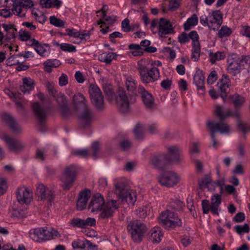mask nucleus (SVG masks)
Wrapping results in <instances>:
<instances>
[{
  "label": "nucleus",
  "mask_w": 250,
  "mask_h": 250,
  "mask_svg": "<svg viewBox=\"0 0 250 250\" xmlns=\"http://www.w3.org/2000/svg\"><path fill=\"white\" fill-rule=\"evenodd\" d=\"M201 24L208 26L210 30H218L223 23V14L220 10H214L209 13L208 16L202 15L200 17Z\"/></svg>",
  "instance_id": "nucleus-1"
},
{
  "label": "nucleus",
  "mask_w": 250,
  "mask_h": 250,
  "mask_svg": "<svg viewBox=\"0 0 250 250\" xmlns=\"http://www.w3.org/2000/svg\"><path fill=\"white\" fill-rule=\"evenodd\" d=\"M127 229L131 235L132 240L136 243L140 242L146 231V227L141 221L135 220L129 222Z\"/></svg>",
  "instance_id": "nucleus-2"
},
{
  "label": "nucleus",
  "mask_w": 250,
  "mask_h": 250,
  "mask_svg": "<svg viewBox=\"0 0 250 250\" xmlns=\"http://www.w3.org/2000/svg\"><path fill=\"white\" fill-rule=\"evenodd\" d=\"M246 57L239 56L236 54H231L227 59V70L230 74L236 76L244 68Z\"/></svg>",
  "instance_id": "nucleus-3"
},
{
  "label": "nucleus",
  "mask_w": 250,
  "mask_h": 250,
  "mask_svg": "<svg viewBox=\"0 0 250 250\" xmlns=\"http://www.w3.org/2000/svg\"><path fill=\"white\" fill-rule=\"evenodd\" d=\"M59 235L58 231L50 227L38 228L30 230L29 236L34 241L50 240Z\"/></svg>",
  "instance_id": "nucleus-4"
},
{
  "label": "nucleus",
  "mask_w": 250,
  "mask_h": 250,
  "mask_svg": "<svg viewBox=\"0 0 250 250\" xmlns=\"http://www.w3.org/2000/svg\"><path fill=\"white\" fill-rule=\"evenodd\" d=\"M115 192L123 203L125 202L128 205H133L136 201V191L125 187L123 183H117L115 185Z\"/></svg>",
  "instance_id": "nucleus-5"
},
{
  "label": "nucleus",
  "mask_w": 250,
  "mask_h": 250,
  "mask_svg": "<svg viewBox=\"0 0 250 250\" xmlns=\"http://www.w3.org/2000/svg\"><path fill=\"white\" fill-rule=\"evenodd\" d=\"M159 222L165 228H174L182 225L181 219L174 212L167 210L162 212L159 216Z\"/></svg>",
  "instance_id": "nucleus-6"
},
{
  "label": "nucleus",
  "mask_w": 250,
  "mask_h": 250,
  "mask_svg": "<svg viewBox=\"0 0 250 250\" xmlns=\"http://www.w3.org/2000/svg\"><path fill=\"white\" fill-rule=\"evenodd\" d=\"M76 178V167L74 166H69L66 167L60 177L62 186L63 189H69L72 187Z\"/></svg>",
  "instance_id": "nucleus-7"
},
{
  "label": "nucleus",
  "mask_w": 250,
  "mask_h": 250,
  "mask_svg": "<svg viewBox=\"0 0 250 250\" xmlns=\"http://www.w3.org/2000/svg\"><path fill=\"white\" fill-rule=\"evenodd\" d=\"M138 70L140 72L142 81L144 83H153L160 77V72L156 67L147 68L146 66L141 65Z\"/></svg>",
  "instance_id": "nucleus-8"
},
{
  "label": "nucleus",
  "mask_w": 250,
  "mask_h": 250,
  "mask_svg": "<svg viewBox=\"0 0 250 250\" xmlns=\"http://www.w3.org/2000/svg\"><path fill=\"white\" fill-rule=\"evenodd\" d=\"M36 195L39 200L46 201L48 206L52 205L55 197L54 191L49 188L45 187L42 184L37 185Z\"/></svg>",
  "instance_id": "nucleus-9"
},
{
  "label": "nucleus",
  "mask_w": 250,
  "mask_h": 250,
  "mask_svg": "<svg viewBox=\"0 0 250 250\" xmlns=\"http://www.w3.org/2000/svg\"><path fill=\"white\" fill-rule=\"evenodd\" d=\"M89 92L91 101L95 106L99 109L104 107V97L100 89L95 84H91L89 89Z\"/></svg>",
  "instance_id": "nucleus-10"
},
{
  "label": "nucleus",
  "mask_w": 250,
  "mask_h": 250,
  "mask_svg": "<svg viewBox=\"0 0 250 250\" xmlns=\"http://www.w3.org/2000/svg\"><path fill=\"white\" fill-rule=\"evenodd\" d=\"M34 6L32 0H19L14 2L12 12L14 14L20 17L25 16L26 11L23 9H30Z\"/></svg>",
  "instance_id": "nucleus-11"
},
{
  "label": "nucleus",
  "mask_w": 250,
  "mask_h": 250,
  "mask_svg": "<svg viewBox=\"0 0 250 250\" xmlns=\"http://www.w3.org/2000/svg\"><path fill=\"white\" fill-rule=\"evenodd\" d=\"M0 138L5 142L10 151L17 152L24 147V145L22 143L11 137L6 133H2Z\"/></svg>",
  "instance_id": "nucleus-12"
},
{
  "label": "nucleus",
  "mask_w": 250,
  "mask_h": 250,
  "mask_svg": "<svg viewBox=\"0 0 250 250\" xmlns=\"http://www.w3.org/2000/svg\"><path fill=\"white\" fill-rule=\"evenodd\" d=\"M180 177L171 171L164 173L159 178V182L163 186L170 187L176 185L179 181Z\"/></svg>",
  "instance_id": "nucleus-13"
},
{
  "label": "nucleus",
  "mask_w": 250,
  "mask_h": 250,
  "mask_svg": "<svg viewBox=\"0 0 250 250\" xmlns=\"http://www.w3.org/2000/svg\"><path fill=\"white\" fill-rule=\"evenodd\" d=\"M16 197L21 204L28 205L33 200L32 191L25 187H20L17 190Z\"/></svg>",
  "instance_id": "nucleus-14"
},
{
  "label": "nucleus",
  "mask_w": 250,
  "mask_h": 250,
  "mask_svg": "<svg viewBox=\"0 0 250 250\" xmlns=\"http://www.w3.org/2000/svg\"><path fill=\"white\" fill-rule=\"evenodd\" d=\"M118 106L123 113H126L130 110V104L125 92L120 89L116 97Z\"/></svg>",
  "instance_id": "nucleus-15"
},
{
  "label": "nucleus",
  "mask_w": 250,
  "mask_h": 250,
  "mask_svg": "<svg viewBox=\"0 0 250 250\" xmlns=\"http://www.w3.org/2000/svg\"><path fill=\"white\" fill-rule=\"evenodd\" d=\"M104 204V197L99 193L95 194L90 201L88 209L91 212L97 213L101 211Z\"/></svg>",
  "instance_id": "nucleus-16"
},
{
  "label": "nucleus",
  "mask_w": 250,
  "mask_h": 250,
  "mask_svg": "<svg viewBox=\"0 0 250 250\" xmlns=\"http://www.w3.org/2000/svg\"><path fill=\"white\" fill-rule=\"evenodd\" d=\"M207 125L209 128L210 132L214 134L217 131L222 134H226L230 131L229 125L222 121L217 123L208 121L207 123Z\"/></svg>",
  "instance_id": "nucleus-17"
},
{
  "label": "nucleus",
  "mask_w": 250,
  "mask_h": 250,
  "mask_svg": "<svg viewBox=\"0 0 250 250\" xmlns=\"http://www.w3.org/2000/svg\"><path fill=\"white\" fill-rule=\"evenodd\" d=\"M173 32V28L170 21L165 19H160L159 24L158 34L161 37H166Z\"/></svg>",
  "instance_id": "nucleus-18"
},
{
  "label": "nucleus",
  "mask_w": 250,
  "mask_h": 250,
  "mask_svg": "<svg viewBox=\"0 0 250 250\" xmlns=\"http://www.w3.org/2000/svg\"><path fill=\"white\" fill-rule=\"evenodd\" d=\"M138 90L141 94L142 101L145 106L149 109L153 108L155 105L154 99L151 94L142 86L139 87Z\"/></svg>",
  "instance_id": "nucleus-19"
},
{
  "label": "nucleus",
  "mask_w": 250,
  "mask_h": 250,
  "mask_svg": "<svg viewBox=\"0 0 250 250\" xmlns=\"http://www.w3.org/2000/svg\"><path fill=\"white\" fill-rule=\"evenodd\" d=\"M230 83V80L227 75H223L221 79L217 83V86L222 93L221 97L225 100L227 97V93Z\"/></svg>",
  "instance_id": "nucleus-20"
},
{
  "label": "nucleus",
  "mask_w": 250,
  "mask_h": 250,
  "mask_svg": "<svg viewBox=\"0 0 250 250\" xmlns=\"http://www.w3.org/2000/svg\"><path fill=\"white\" fill-rule=\"evenodd\" d=\"M214 112L221 120L229 116L238 118L240 117V114L238 111H231L229 110H224L221 106L218 105L215 107Z\"/></svg>",
  "instance_id": "nucleus-21"
},
{
  "label": "nucleus",
  "mask_w": 250,
  "mask_h": 250,
  "mask_svg": "<svg viewBox=\"0 0 250 250\" xmlns=\"http://www.w3.org/2000/svg\"><path fill=\"white\" fill-rule=\"evenodd\" d=\"M91 196L90 191L88 189L82 191L80 194L77 203V208L82 210L86 208L87 203Z\"/></svg>",
  "instance_id": "nucleus-22"
},
{
  "label": "nucleus",
  "mask_w": 250,
  "mask_h": 250,
  "mask_svg": "<svg viewBox=\"0 0 250 250\" xmlns=\"http://www.w3.org/2000/svg\"><path fill=\"white\" fill-rule=\"evenodd\" d=\"M93 114L89 109L85 108L80 116L81 125L83 127L89 126L93 121Z\"/></svg>",
  "instance_id": "nucleus-23"
},
{
  "label": "nucleus",
  "mask_w": 250,
  "mask_h": 250,
  "mask_svg": "<svg viewBox=\"0 0 250 250\" xmlns=\"http://www.w3.org/2000/svg\"><path fill=\"white\" fill-rule=\"evenodd\" d=\"M61 35L64 36H68L74 38H79L81 40H87L89 39L90 33L89 32L83 31L80 32L77 31L74 28H67L65 30L64 33H61Z\"/></svg>",
  "instance_id": "nucleus-24"
},
{
  "label": "nucleus",
  "mask_w": 250,
  "mask_h": 250,
  "mask_svg": "<svg viewBox=\"0 0 250 250\" xmlns=\"http://www.w3.org/2000/svg\"><path fill=\"white\" fill-rule=\"evenodd\" d=\"M118 208V205L117 201L112 200L108 202L102 213L101 216L103 218H108L111 217L114 213L115 210Z\"/></svg>",
  "instance_id": "nucleus-25"
},
{
  "label": "nucleus",
  "mask_w": 250,
  "mask_h": 250,
  "mask_svg": "<svg viewBox=\"0 0 250 250\" xmlns=\"http://www.w3.org/2000/svg\"><path fill=\"white\" fill-rule=\"evenodd\" d=\"M166 149L169 154L175 156L172 160L173 162L179 163L182 161L183 157L181 155L182 150L179 146L176 145L167 146H166Z\"/></svg>",
  "instance_id": "nucleus-26"
},
{
  "label": "nucleus",
  "mask_w": 250,
  "mask_h": 250,
  "mask_svg": "<svg viewBox=\"0 0 250 250\" xmlns=\"http://www.w3.org/2000/svg\"><path fill=\"white\" fill-rule=\"evenodd\" d=\"M2 121L9 126L14 131L20 132L21 130V126L17 124L14 119L8 114H3L1 117Z\"/></svg>",
  "instance_id": "nucleus-27"
},
{
  "label": "nucleus",
  "mask_w": 250,
  "mask_h": 250,
  "mask_svg": "<svg viewBox=\"0 0 250 250\" xmlns=\"http://www.w3.org/2000/svg\"><path fill=\"white\" fill-rule=\"evenodd\" d=\"M33 108L39 121L42 123L46 117V109L38 103L33 104Z\"/></svg>",
  "instance_id": "nucleus-28"
},
{
  "label": "nucleus",
  "mask_w": 250,
  "mask_h": 250,
  "mask_svg": "<svg viewBox=\"0 0 250 250\" xmlns=\"http://www.w3.org/2000/svg\"><path fill=\"white\" fill-rule=\"evenodd\" d=\"M149 239L154 243H159L163 237V233L160 227H155L149 232Z\"/></svg>",
  "instance_id": "nucleus-29"
},
{
  "label": "nucleus",
  "mask_w": 250,
  "mask_h": 250,
  "mask_svg": "<svg viewBox=\"0 0 250 250\" xmlns=\"http://www.w3.org/2000/svg\"><path fill=\"white\" fill-rule=\"evenodd\" d=\"M73 103L76 109H78L80 106L87 108L86 99L83 94L80 93L74 95L73 98Z\"/></svg>",
  "instance_id": "nucleus-30"
},
{
  "label": "nucleus",
  "mask_w": 250,
  "mask_h": 250,
  "mask_svg": "<svg viewBox=\"0 0 250 250\" xmlns=\"http://www.w3.org/2000/svg\"><path fill=\"white\" fill-rule=\"evenodd\" d=\"M210 200V211L213 214H218V208L221 203V197L220 195L215 194L211 197Z\"/></svg>",
  "instance_id": "nucleus-31"
},
{
  "label": "nucleus",
  "mask_w": 250,
  "mask_h": 250,
  "mask_svg": "<svg viewBox=\"0 0 250 250\" xmlns=\"http://www.w3.org/2000/svg\"><path fill=\"white\" fill-rule=\"evenodd\" d=\"M166 157V155L165 154L153 156L150 159V164L156 168H161L165 163Z\"/></svg>",
  "instance_id": "nucleus-32"
},
{
  "label": "nucleus",
  "mask_w": 250,
  "mask_h": 250,
  "mask_svg": "<svg viewBox=\"0 0 250 250\" xmlns=\"http://www.w3.org/2000/svg\"><path fill=\"white\" fill-rule=\"evenodd\" d=\"M35 86L34 82L30 78L23 79V83L20 86V90L24 93H28L33 89Z\"/></svg>",
  "instance_id": "nucleus-33"
},
{
  "label": "nucleus",
  "mask_w": 250,
  "mask_h": 250,
  "mask_svg": "<svg viewBox=\"0 0 250 250\" xmlns=\"http://www.w3.org/2000/svg\"><path fill=\"white\" fill-rule=\"evenodd\" d=\"M193 81L198 90L203 91L205 89V77L202 72L196 73L194 76Z\"/></svg>",
  "instance_id": "nucleus-34"
},
{
  "label": "nucleus",
  "mask_w": 250,
  "mask_h": 250,
  "mask_svg": "<svg viewBox=\"0 0 250 250\" xmlns=\"http://www.w3.org/2000/svg\"><path fill=\"white\" fill-rule=\"evenodd\" d=\"M225 57L226 53L224 51H217L209 53V59L212 64H214L217 61L223 60Z\"/></svg>",
  "instance_id": "nucleus-35"
},
{
  "label": "nucleus",
  "mask_w": 250,
  "mask_h": 250,
  "mask_svg": "<svg viewBox=\"0 0 250 250\" xmlns=\"http://www.w3.org/2000/svg\"><path fill=\"white\" fill-rule=\"evenodd\" d=\"M116 55L112 52L103 53L98 56V60L106 64H109L116 58Z\"/></svg>",
  "instance_id": "nucleus-36"
},
{
  "label": "nucleus",
  "mask_w": 250,
  "mask_h": 250,
  "mask_svg": "<svg viewBox=\"0 0 250 250\" xmlns=\"http://www.w3.org/2000/svg\"><path fill=\"white\" fill-rule=\"evenodd\" d=\"M128 48L131 50L130 54L133 56H141L144 52V49L142 48L139 44H130L128 46Z\"/></svg>",
  "instance_id": "nucleus-37"
},
{
  "label": "nucleus",
  "mask_w": 250,
  "mask_h": 250,
  "mask_svg": "<svg viewBox=\"0 0 250 250\" xmlns=\"http://www.w3.org/2000/svg\"><path fill=\"white\" fill-rule=\"evenodd\" d=\"M198 22V19L196 14H193L191 17L188 18L184 24L185 30H189L192 26L196 25Z\"/></svg>",
  "instance_id": "nucleus-38"
},
{
  "label": "nucleus",
  "mask_w": 250,
  "mask_h": 250,
  "mask_svg": "<svg viewBox=\"0 0 250 250\" xmlns=\"http://www.w3.org/2000/svg\"><path fill=\"white\" fill-rule=\"evenodd\" d=\"M108 10V6L106 5H104L100 11H98L96 13H99L101 12L102 13V17L98 21V24H105L106 22H108L109 20H111V18L108 17H106V13Z\"/></svg>",
  "instance_id": "nucleus-39"
},
{
  "label": "nucleus",
  "mask_w": 250,
  "mask_h": 250,
  "mask_svg": "<svg viewBox=\"0 0 250 250\" xmlns=\"http://www.w3.org/2000/svg\"><path fill=\"white\" fill-rule=\"evenodd\" d=\"M31 13L34 16V19L40 23L43 24L47 20L46 16L41 12H38L34 10H32Z\"/></svg>",
  "instance_id": "nucleus-40"
},
{
  "label": "nucleus",
  "mask_w": 250,
  "mask_h": 250,
  "mask_svg": "<svg viewBox=\"0 0 250 250\" xmlns=\"http://www.w3.org/2000/svg\"><path fill=\"white\" fill-rule=\"evenodd\" d=\"M101 146L98 142H94L91 146V148L89 151L90 155L91 154L93 159L97 158L98 154L100 153Z\"/></svg>",
  "instance_id": "nucleus-41"
},
{
  "label": "nucleus",
  "mask_w": 250,
  "mask_h": 250,
  "mask_svg": "<svg viewBox=\"0 0 250 250\" xmlns=\"http://www.w3.org/2000/svg\"><path fill=\"white\" fill-rule=\"evenodd\" d=\"M232 33L231 29L226 25L222 26L218 30L217 35L220 38L229 36Z\"/></svg>",
  "instance_id": "nucleus-42"
},
{
  "label": "nucleus",
  "mask_w": 250,
  "mask_h": 250,
  "mask_svg": "<svg viewBox=\"0 0 250 250\" xmlns=\"http://www.w3.org/2000/svg\"><path fill=\"white\" fill-rule=\"evenodd\" d=\"M192 54L191 56V60L196 62L198 60L200 56L201 47L200 45H197V44H194V46H192Z\"/></svg>",
  "instance_id": "nucleus-43"
},
{
  "label": "nucleus",
  "mask_w": 250,
  "mask_h": 250,
  "mask_svg": "<svg viewBox=\"0 0 250 250\" xmlns=\"http://www.w3.org/2000/svg\"><path fill=\"white\" fill-rule=\"evenodd\" d=\"M231 100L234 105L237 107L241 106L245 102V99L237 94L233 95L231 97Z\"/></svg>",
  "instance_id": "nucleus-44"
},
{
  "label": "nucleus",
  "mask_w": 250,
  "mask_h": 250,
  "mask_svg": "<svg viewBox=\"0 0 250 250\" xmlns=\"http://www.w3.org/2000/svg\"><path fill=\"white\" fill-rule=\"evenodd\" d=\"M126 86L128 92L133 93L136 89V84L135 80L131 77H128L126 79Z\"/></svg>",
  "instance_id": "nucleus-45"
},
{
  "label": "nucleus",
  "mask_w": 250,
  "mask_h": 250,
  "mask_svg": "<svg viewBox=\"0 0 250 250\" xmlns=\"http://www.w3.org/2000/svg\"><path fill=\"white\" fill-rule=\"evenodd\" d=\"M47 48H48V45L42 44L39 42V44L36 46L34 49L40 55L45 56L47 53Z\"/></svg>",
  "instance_id": "nucleus-46"
},
{
  "label": "nucleus",
  "mask_w": 250,
  "mask_h": 250,
  "mask_svg": "<svg viewBox=\"0 0 250 250\" xmlns=\"http://www.w3.org/2000/svg\"><path fill=\"white\" fill-rule=\"evenodd\" d=\"M7 188V182L6 178L0 174V196L5 193Z\"/></svg>",
  "instance_id": "nucleus-47"
},
{
  "label": "nucleus",
  "mask_w": 250,
  "mask_h": 250,
  "mask_svg": "<svg viewBox=\"0 0 250 250\" xmlns=\"http://www.w3.org/2000/svg\"><path fill=\"white\" fill-rule=\"evenodd\" d=\"M184 205L183 203L178 199L171 201L169 204V207L177 211L182 210Z\"/></svg>",
  "instance_id": "nucleus-48"
},
{
  "label": "nucleus",
  "mask_w": 250,
  "mask_h": 250,
  "mask_svg": "<svg viewBox=\"0 0 250 250\" xmlns=\"http://www.w3.org/2000/svg\"><path fill=\"white\" fill-rule=\"evenodd\" d=\"M50 22L51 24L58 27H64L65 22L60 19L57 18L55 16H51L49 18Z\"/></svg>",
  "instance_id": "nucleus-49"
},
{
  "label": "nucleus",
  "mask_w": 250,
  "mask_h": 250,
  "mask_svg": "<svg viewBox=\"0 0 250 250\" xmlns=\"http://www.w3.org/2000/svg\"><path fill=\"white\" fill-rule=\"evenodd\" d=\"M72 153L76 156L86 158L90 155L89 151L86 149H74L72 151Z\"/></svg>",
  "instance_id": "nucleus-50"
},
{
  "label": "nucleus",
  "mask_w": 250,
  "mask_h": 250,
  "mask_svg": "<svg viewBox=\"0 0 250 250\" xmlns=\"http://www.w3.org/2000/svg\"><path fill=\"white\" fill-rule=\"evenodd\" d=\"M143 126L141 124L136 125L134 128V135L136 139H141L143 137Z\"/></svg>",
  "instance_id": "nucleus-51"
},
{
  "label": "nucleus",
  "mask_w": 250,
  "mask_h": 250,
  "mask_svg": "<svg viewBox=\"0 0 250 250\" xmlns=\"http://www.w3.org/2000/svg\"><path fill=\"white\" fill-rule=\"evenodd\" d=\"M211 182L210 176L207 175L203 179L199 180L198 184L200 188H204L206 186L211 185Z\"/></svg>",
  "instance_id": "nucleus-52"
},
{
  "label": "nucleus",
  "mask_w": 250,
  "mask_h": 250,
  "mask_svg": "<svg viewBox=\"0 0 250 250\" xmlns=\"http://www.w3.org/2000/svg\"><path fill=\"white\" fill-rule=\"evenodd\" d=\"M21 57V54L17 55L15 56H10L7 60V64L9 65H15L20 63V60L19 59V58Z\"/></svg>",
  "instance_id": "nucleus-53"
},
{
  "label": "nucleus",
  "mask_w": 250,
  "mask_h": 250,
  "mask_svg": "<svg viewBox=\"0 0 250 250\" xmlns=\"http://www.w3.org/2000/svg\"><path fill=\"white\" fill-rule=\"evenodd\" d=\"M43 65L47 67H57L61 65V62L57 59H49L44 62Z\"/></svg>",
  "instance_id": "nucleus-54"
},
{
  "label": "nucleus",
  "mask_w": 250,
  "mask_h": 250,
  "mask_svg": "<svg viewBox=\"0 0 250 250\" xmlns=\"http://www.w3.org/2000/svg\"><path fill=\"white\" fill-rule=\"evenodd\" d=\"M236 231L239 234L249 232V227L248 224H244L243 225H237L234 227Z\"/></svg>",
  "instance_id": "nucleus-55"
},
{
  "label": "nucleus",
  "mask_w": 250,
  "mask_h": 250,
  "mask_svg": "<svg viewBox=\"0 0 250 250\" xmlns=\"http://www.w3.org/2000/svg\"><path fill=\"white\" fill-rule=\"evenodd\" d=\"M59 45L61 50L64 51L73 52L76 51V47L71 44L62 43L59 44Z\"/></svg>",
  "instance_id": "nucleus-56"
},
{
  "label": "nucleus",
  "mask_w": 250,
  "mask_h": 250,
  "mask_svg": "<svg viewBox=\"0 0 250 250\" xmlns=\"http://www.w3.org/2000/svg\"><path fill=\"white\" fill-rule=\"evenodd\" d=\"M181 0H170L168 5L169 10L176 11L180 6Z\"/></svg>",
  "instance_id": "nucleus-57"
},
{
  "label": "nucleus",
  "mask_w": 250,
  "mask_h": 250,
  "mask_svg": "<svg viewBox=\"0 0 250 250\" xmlns=\"http://www.w3.org/2000/svg\"><path fill=\"white\" fill-rule=\"evenodd\" d=\"M189 39H190L192 41V46H194V44H197V45H200L199 42V35L195 31H192L188 35Z\"/></svg>",
  "instance_id": "nucleus-58"
},
{
  "label": "nucleus",
  "mask_w": 250,
  "mask_h": 250,
  "mask_svg": "<svg viewBox=\"0 0 250 250\" xmlns=\"http://www.w3.org/2000/svg\"><path fill=\"white\" fill-rule=\"evenodd\" d=\"M70 225L73 227L83 228V219L79 218H73L70 222Z\"/></svg>",
  "instance_id": "nucleus-59"
},
{
  "label": "nucleus",
  "mask_w": 250,
  "mask_h": 250,
  "mask_svg": "<svg viewBox=\"0 0 250 250\" xmlns=\"http://www.w3.org/2000/svg\"><path fill=\"white\" fill-rule=\"evenodd\" d=\"M19 36L20 39L22 41H25L29 38L31 37V34L30 32L26 31L25 29H21L19 32Z\"/></svg>",
  "instance_id": "nucleus-60"
},
{
  "label": "nucleus",
  "mask_w": 250,
  "mask_h": 250,
  "mask_svg": "<svg viewBox=\"0 0 250 250\" xmlns=\"http://www.w3.org/2000/svg\"><path fill=\"white\" fill-rule=\"evenodd\" d=\"M217 74L215 71H212L209 74L207 79V83L209 84L213 83L217 79Z\"/></svg>",
  "instance_id": "nucleus-61"
},
{
  "label": "nucleus",
  "mask_w": 250,
  "mask_h": 250,
  "mask_svg": "<svg viewBox=\"0 0 250 250\" xmlns=\"http://www.w3.org/2000/svg\"><path fill=\"white\" fill-rule=\"evenodd\" d=\"M83 228L91 227L95 225L96 220L94 218L88 217L86 219H83Z\"/></svg>",
  "instance_id": "nucleus-62"
},
{
  "label": "nucleus",
  "mask_w": 250,
  "mask_h": 250,
  "mask_svg": "<svg viewBox=\"0 0 250 250\" xmlns=\"http://www.w3.org/2000/svg\"><path fill=\"white\" fill-rule=\"evenodd\" d=\"M192 241V238L188 235H183L181 239V243L185 247L190 245Z\"/></svg>",
  "instance_id": "nucleus-63"
},
{
  "label": "nucleus",
  "mask_w": 250,
  "mask_h": 250,
  "mask_svg": "<svg viewBox=\"0 0 250 250\" xmlns=\"http://www.w3.org/2000/svg\"><path fill=\"white\" fill-rule=\"evenodd\" d=\"M72 246L74 249H83L85 248V245L84 243L80 240L73 241L72 243Z\"/></svg>",
  "instance_id": "nucleus-64"
}]
</instances>
